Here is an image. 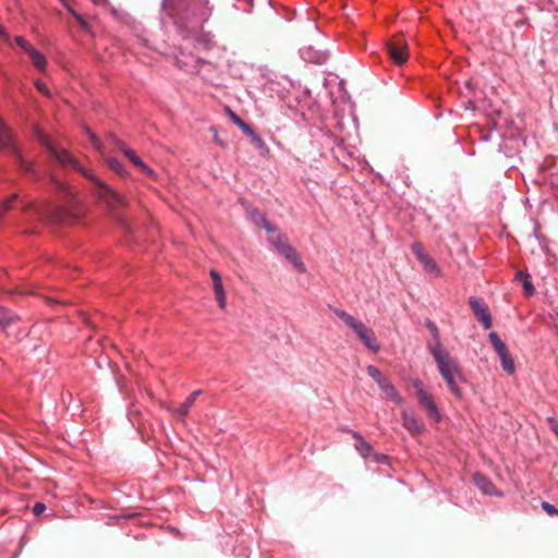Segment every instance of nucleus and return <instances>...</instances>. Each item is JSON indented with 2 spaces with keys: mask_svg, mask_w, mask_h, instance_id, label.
Masks as SVG:
<instances>
[{
  "mask_svg": "<svg viewBox=\"0 0 558 558\" xmlns=\"http://www.w3.org/2000/svg\"><path fill=\"white\" fill-rule=\"evenodd\" d=\"M37 137L39 142L45 145L48 150L50 151L51 156L63 167H72L80 171L84 177L89 179L92 182L95 183V190L94 193L96 196L106 204L110 213L112 214L113 218L121 225H124V220L122 216L120 215V211L125 209L129 205L128 199L119 194L118 192L113 191L110 186L101 182L99 179H97L92 172L83 168L80 162L70 155L66 150H58L56 149L48 136L38 131Z\"/></svg>",
  "mask_w": 558,
  "mask_h": 558,
  "instance_id": "nucleus-1",
  "label": "nucleus"
},
{
  "mask_svg": "<svg viewBox=\"0 0 558 558\" xmlns=\"http://www.w3.org/2000/svg\"><path fill=\"white\" fill-rule=\"evenodd\" d=\"M333 313L356 335L362 343L372 352H377L380 348L375 332L367 328L362 322L355 319L352 315L340 308H332Z\"/></svg>",
  "mask_w": 558,
  "mask_h": 558,
  "instance_id": "nucleus-2",
  "label": "nucleus"
},
{
  "mask_svg": "<svg viewBox=\"0 0 558 558\" xmlns=\"http://www.w3.org/2000/svg\"><path fill=\"white\" fill-rule=\"evenodd\" d=\"M28 209H34L40 219L50 222H62L70 217V209L64 205H53L50 202L43 205L29 203L24 206V210Z\"/></svg>",
  "mask_w": 558,
  "mask_h": 558,
  "instance_id": "nucleus-3",
  "label": "nucleus"
},
{
  "mask_svg": "<svg viewBox=\"0 0 558 558\" xmlns=\"http://www.w3.org/2000/svg\"><path fill=\"white\" fill-rule=\"evenodd\" d=\"M430 353L437 363L438 371L442 378L449 376L461 377L460 367L449 352L439 348H430Z\"/></svg>",
  "mask_w": 558,
  "mask_h": 558,
  "instance_id": "nucleus-4",
  "label": "nucleus"
},
{
  "mask_svg": "<svg viewBox=\"0 0 558 558\" xmlns=\"http://www.w3.org/2000/svg\"><path fill=\"white\" fill-rule=\"evenodd\" d=\"M387 50H388L389 57L396 64L401 65L408 61V58H409L408 44H407V40H405L403 34L395 35L387 43Z\"/></svg>",
  "mask_w": 558,
  "mask_h": 558,
  "instance_id": "nucleus-5",
  "label": "nucleus"
},
{
  "mask_svg": "<svg viewBox=\"0 0 558 558\" xmlns=\"http://www.w3.org/2000/svg\"><path fill=\"white\" fill-rule=\"evenodd\" d=\"M411 248H412L413 254L420 260V263L422 264V266L426 272L433 274L436 277L441 276V271H440L438 265L425 252L424 246L421 243H418V242L413 243Z\"/></svg>",
  "mask_w": 558,
  "mask_h": 558,
  "instance_id": "nucleus-6",
  "label": "nucleus"
},
{
  "mask_svg": "<svg viewBox=\"0 0 558 558\" xmlns=\"http://www.w3.org/2000/svg\"><path fill=\"white\" fill-rule=\"evenodd\" d=\"M1 149H9L13 154H15L17 160L20 161L21 167L24 170H31V163L24 160L23 157L19 154L17 148L13 143L9 129L0 121V150Z\"/></svg>",
  "mask_w": 558,
  "mask_h": 558,
  "instance_id": "nucleus-7",
  "label": "nucleus"
},
{
  "mask_svg": "<svg viewBox=\"0 0 558 558\" xmlns=\"http://www.w3.org/2000/svg\"><path fill=\"white\" fill-rule=\"evenodd\" d=\"M469 305L472 308L474 316L483 327L485 329H489L492 327V315L485 302L475 296H471L469 299Z\"/></svg>",
  "mask_w": 558,
  "mask_h": 558,
  "instance_id": "nucleus-8",
  "label": "nucleus"
},
{
  "mask_svg": "<svg viewBox=\"0 0 558 558\" xmlns=\"http://www.w3.org/2000/svg\"><path fill=\"white\" fill-rule=\"evenodd\" d=\"M227 113L232 120V122L235 125H238L252 140V143L256 147L260 148L264 146V141L262 140V137L257 135L246 122H244L240 117H238L230 108H227Z\"/></svg>",
  "mask_w": 558,
  "mask_h": 558,
  "instance_id": "nucleus-9",
  "label": "nucleus"
},
{
  "mask_svg": "<svg viewBox=\"0 0 558 558\" xmlns=\"http://www.w3.org/2000/svg\"><path fill=\"white\" fill-rule=\"evenodd\" d=\"M417 401L418 404L425 409L426 414L429 418L434 421H439L440 414L438 412L437 405L433 399V397L426 390L417 391Z\"/></svg>",
  "mask_w": 558,
  "mask_h": 558,
  "instance_id": "nucleus-10",
  "label": "nucleus"
},
{
  "mask_svg": "<svg viewBox=\"0 0 558 558\" xmlns=\"http://www.w3.org/2000/svg\"><path fill=\"white\" fill-rule=\"evenodd\" d=\"M111 138L116 144L117 148L121 150L130 159V161L133 162L138 169H141L148 175L154 174L153 170L143 162V160L136 155L134 150L128 148L124 143H122L114 136H112Z\"/></svg>",
  "mask_w": 558,
  "mask_h": 558,
  "instance_id": "nucleus-11",
  "label": "nucleus"
},
{
  "mask_svg": "<svg viewBox=\"0 0 558 558\" xmlns=\"http://www.w3.org/2000/svg\"><path fill=\"white\" fill-rule=\"evenodd\" d=\"M280 254L293 265V267L300 272L304 274L306 271V267L302 262L296 250L290 244H282L280 246Z\"/></svg>",
  "mask_w": 558,
  "mask_h": 558,
  "instance_id": "nucleus-12",
  "label": "nucleus"
},
{
  "mask_svg": "<svg viewBox=\"0 0 558 558\" xmlns=\"http://www.w3.org/2000/svg\"><path fill=\"white\" fill-rule=\"evenodd\" d=\"M403 426L413 435H418L424 430V424L412 413L402 412Z\"/></svg>",
  "mask_w": 558,
  "mask_h": 558,
  "instance_id": "nucleus-13",
  "label": "nucleus"
},
{
  "mask_svg": "<svg viewBox=\"0 0 558 558\" xmlns=\"http://www.w3.org/2000/svg\"><path fill=\"white\" fill-rule=\"evenodd\" d=\"M202 393L201 390H195L194 392H192L186 399L184 402H182L179 407L177 408H173V409H169V411L178 416V417H184L190 409L192 408V405L194 404L196 398Z\"/></svg>",
  "mask_w": 558,
  "mask_h": 558,
  "instance_id": "nucleus-14",
  "label": "nucleus"
},
{
  "mask_svg": "<svg viewBox=\"0 0 558 558\" xmlns=\"http://www.w3.org/2000/svg\"><path fill=\"white\" fill-rule=\"evenodd\" d=\"M379 388L381 389L384 393V398L391 400L396 404H401L403 399L395 388V386L391 384V381L386 378L383 383H380Z\"/></svg>",
  "mask_w": 558,
  "mask_h": 558,
  "instance_id": "nucleus-15",
  "label": "nucleus"
},
{
  "mask_svg": "<svg viewBox=\"0 0 558 558\" xmlns=\"http://www.w3.org/2000/svg\"><path fill=\"white\" fill-rule=\"evenodd\" d=\"M473 480H474L476 487L478 489H481L485 495H496L497 494L495 485L486 476L476 473V474H474Z\"/></svg>",
  "mask_w": 558,
  "mask_h": 558,
  "instance_id": "nucleus-16",
  "label": "nucleus"
},
{
  "mask_svg": "<svg viewBox=\"0 0 558 558\" xmlns=\"http://www.w3.org/2000/svg\"><path fill=\"white\" fill-rule=\"evenodd\" d=\"M515 280L520 281L523 287V292L526 296H532L535 293L534 286L531 281V277L527 272L523 270H518L515 272Z\"/></svg>",
  "mask_w": 558,
  "mask_h": 558,
  "instance_id": "nucleus-17",
  "label": "nucleus"
},
{
  "mask_svg": "<svg viewBox=\"0 0 558 558\" xmlns=\"http://www.w3.org/2000/svg\"><path fill=\"white\" fill-rule=\"evenodd\" d=\"M352 436L356 439V450L361 453L363 458H367L369 453L372 452V447L368 442L365 441V439L357 433L352 430Z\"/></svg>",
  "mask_w": 558,
  "mask_h": 558,
  "instance_id": "nucleus-18",
  "label": "nucleus"
},
{
  "mask_svg": "<svg viewBox=\"0 0 558 558\" xmlns=\"http://www.w3.org/2000/svg\"><path fill=\"white\" fill-rule=\"evenodd\" d=\"M33 65L38 69L39 71H44L47 64L46 58L36 50L34 47L27 51Z\"/></svg>",
  "mask_w": 558,
  "mask_h": 558,
  "instance_id": "nucleus-19",
  "label": "nucleus"
},
{
  "mask_svg": "<svg viewBox=\"0 0 558 558\" xmlns=\"http://www.w3.org/2000/svg\"><path fill=\"white\" fill-rule=\"evenodd\" d=\"M488 338L498 355H505V353L509 351L505 342L498 337L496 332L492 331L488 335Z\"/></svg>",
  "mask_w": 558,
  "mask_h": 558,
  "instance_id": "nucleus-20",
  "label": "nucleus"
},
{
  "mask_svg": "<svg viewBox=\"0 0 558 558\" xmlns=\"http://www.w3.org/2000/svg\"><path fill=\"white\" fill-rule=\"evenodd\" d=\"M498 356L500 357L502 369L510 375L513 374L515 371V365L509 351L506 352L505 355Z\"/></svg>",
  "mask_w": 558,
  "mask_h": 558,
  "instance_id": "nucleus-21",
  "label": "nucleus"
},
{
  "mask_svg": "<svg viewBox=\"0 0 558 558\" xmlns=\"http://www.w3.org/2000/svg\"><path fill=\"white\" fill-rule=\"evenodd\" d=\"M461 377H458V376H449V377H445L444 379L446 380L447 383V386L448 388L450 389V391L459 399L462 398V391L461 389L458 387V383H457V379H461Z\"/></svg>",
  "mask_w": 558,
  "mask_h": 558,
  "instance_id": "nucleus-22",
  "label": "nucleus"
},
{
  "mask_svg": "<svg viewBox=\"0 0 558 558\" xmlns=\"http://www.w3.org/2000/svg\"><path fill=\"white\" fill-rule=\"evenodd\" d=\"M426 327L428 328V330L430 331L434 340H435V344L433 345V348H439V349H442L441 347V342H440V339H439V331H438V328L436 327V325L430 322V320H427L426 322ZM432 348V345L429 347V349Z\"/></svg>",
  "mask_w": 558,
  "mask_h": 558,
  "instance_id": "nucleus-23",
  "label": "nucleus"
},
{
  "mask_svg": "<svg viewBox=\"0 0 558 558\" xmlns=\"http://www.w3.org/2000/svg\"><path fill=\"white\" fill-rule=\"evenodd\" d=\"M209 275H210V278L213 279L214 292L217 293V292L223 291L225 288H223L219 272L216 271L215 269H211Z\"/></svg>",
  "mask_w": 558,
  "mask_h": 558,
  "instance_id": "nucleus-24",
  "label": "nucleus"
},
{
  "mask_svg": "<svg viewBox=\"0 0 558 558\" xmlns=\"http://www.w3.org/2000/svg\"><path fill=\"white\" fill-rule=\"evenodd\" d=\"M366 371L367 374L377 383V385L387 378L377 367L373 365L367 366Z\"/></svg>",
  "mask_w": 558,
  "mask_h": 558,
  "instance_id": "nucleus-25",
  "label": "nucleus"
},
{
  "mask_svg": "<svg viewBox=\"0 0 558 558\" xmlns=\"http://www.w3.org/2000/svg\"><path fill=\"white\" fill-rule=\"evenodd\" d=\"M107 163L119 175H124L125 171L123 169V166L117 158H108Z\"/></svg>",
  "mask_w": 558,
  "mask_h": 558,
  "instance_id": "nucleus-26",
  "label": "nucleus"
},
{
  "mask_svg": "<svg viewBox=\"0 0 558 558\" xmlns=\"http://www.w3.org/2000/svg\"><path fill=\"white\" fill-rule=\"evenodd\" d=\"M269 241L270 243L277 248V251L280 253V246L282 244H289L288 240L286 236L281 235V234H278L276 236H270L269 238Z\"/></svg>",
  "mask_w": 558,
  "mask_h": 558,
  "instance_id": "nucleus-27",
  "label": "nucleus"
},
{
  "mask_svg": "<svg viewBox=\"0 0 558 558\" xmlns=\"http://www.w3.org/2000/svg\"><path fill=\"white\" fill-rule=\"evenodd\" d=\"M16 319H17V317H15V316L2 314V315H0V327L4 330L8 326L13 324Z\"/></svg>",
  "mask_w": 558,
  "mask_h": 558,
  "instance_id": "nucleus-28",
  "label": "nucleus"
},
{
  "mask_svg": "<svg viewBox=\"0 0 558 558\" xmlns=\"http://www.w3.org/2000/svg\"><path fill=\"white\" fill-rule=\"evenodd\" d=\"M542 508L548 515H558V509L547 501L542 502Z\"/></svg>",
  "mask_w": 558,
  "mask_h": 558,
  "instance_id": "nucleus-29",
  "label": "nucleus"
},
{
  "mask_svg": "<svg viewBox=\"0 0 558 558\" xmlns=\"http://www.w3.org/2000/svg\"><path fill=\"white\" fill-rule=\"evenodd\" d=\"M15 43L17 46H20L25 52H27L29 49L33 48V46L26 41V39L22 36H16L15 37Z\"/></svg>",
  "mask_w": 558,
  "mask_h": 558,
  "instance_id": "nucleus-30",
  "label": "nucleus"
},
{
  "mask_svg": "<svg viewBox=\"0 0 558 558\" xmlns=\"http://www.w3.org/2000/svg\"><path fill=\"white\" fill-rule=\"evenodd\" d=\"M87 133H88V136H89V140H90V142H92L93 146H94L97 150L101 151V149H102V144H101L100 140H99V138H98V137H97V136H96L92 131L87 130Z\"/></svg>",
  "mask_w": 558,
  "mask_h": 558,
  "instance_id": "nucleus-31",
  "label": "nucleus"
},
{
  "mask_svg": "<svg viewBox=\"0 0 558 558\" xmlns=\"http://www.w3.org/2000/svg\"><path fill=\"white\" fill-rule=\"evenodd\" d=\"M215 295H216V300L218 302L219 307L225 310L226 308V304H227L225 290L215 293Z\"/></svg>",
  "mask_w": 558,
  "mask_h": 558,
  "instance_id": "nucleus-32",
  "label": "nucleus"
},
{
  "mask_svg": "<svg viewBox=\"0 0 558 558\" xmlns=\"http://www.w3.org/2000/svg\"><path fill=\"white\" fill-rule=\"evenodd\" d=\"M259 218H260V221H262V227L267 231V232H275L276 231V228L275 226H272L266 218L265 216L263 215H259Z\"/></svg>",
  "mask_w": 558,
  "mask_h": 558,
  "instance_id": "nucleus-33",
  "label": "nucleus"
},
{
  "mask_svg": "<svg viewBox=\"0 0 558 558\" xmlns=\"http://www.w3.org/2000/svg\"><path fill=\"white\" fill-rule=\"evenodd\" d=\"M46 510V505L41 502L35 504L33 512L36 517L40 515Z\"/></svg>",
  "mask_w": 558,
  "mask_h": 558,
  "instance_id": "nucleus-34",
  "label": "nucleus"
},
{
  "mask_svg": "<svg viewBox=\"0 0 558 558\" xmlns=\"http://www.w3.org/2000/svg\"><path fill=\"white\" fill-rule=\"evenodd\" d=\"M259 215H262V214L258 213L257 210H253L252 211V217H253V219H254V221H255V223L257 226H262V221H260Z\"/></svg>",
  "mask_w": 558,
  "mask_h": 558,
  "instance_id": "nucleus-35",
  "label": "nucleus"
},
{
  "mask_svg": "<svg viewBox=\"0 0 558 558\" xmlns=\"http://www.w3.org/2000/svg\"><path fill=\"white\" fill-rule=\"evenodd\" d=\"M36 86L40 93H43L47 96L49 95L47 87L43 83H37Z\"/></svg>",
  "mask_w": 558,
  "mask_h": 558,
  "instance_id": "nucleus-36",
  "label": "nucleus"
},
{
  "mask_svg": "<svg viewBox=\"0 0 558 558\" xmlns=\"http://www.w3.org/2000/svg\"><path fill=\"white\" fill-rule=\"evenodd\" d=\"M413 386H414V388L416 389V392H417V391H420V390H425V389L423 388V384H422V381H420V380H415V381L413 383Z\"/></svg>",
  "mask_w": 558,
  "mask_h": 558,
  "instance_id": "nucleus-37",
  "label": "nucleus"
},
{
  "mask_svg": "<svg viewBox=\"0 0 558 558\" xmlns=\"http://www.w3.org/2000/svg\"><path fill=\"white\" fill-rule=\"evenodd\" d=\"M56 184L58 185V189H60V190H62V191H64V192H65L66 187H65V185H64L63 183H61V182H56Z\"/></svg>",
  "mask_w": 558,
  "mask_h": 558,
  "instance_id": "nucleus-38",
  "label": "nucleus"
},
{
  "mask_svg": "<svg viewBox=\"0 0 558 558\" xmlns=\"http://www.w3.org/2000/svg\"><path fill=\"white\" fill-rule=\"evenodd\" d=\"M0 37L5 39L7 38V34L4 32V29L0 26Z\"/></svg>",
  "mask_w": 558,
  "mask_h": 558,
  "instance_id": "nucleus-39",
  "label": "nucleus"
},
{
  "mask_svg": "<svg viewBox=\"0 0 558 558\" xmlns=\"http://www.w3.org/2000/svg\"><path fill=\"white\" fill-rule=\"evenodd\" d=\"M553 430L558 435V425H553Z\"/></svg>",
  "mask_w": 558,
  "mask_h": 558,
  "instance_id": "nucleus-40",
  "label": "nucleus"
},
{
  "mask_svg": "<svg viewBox=\"0 0 558 558\" xmlns=\"http://www.w3.org/2000/svg\"><path fill=\"white\" fill-rule=\"evenodd\" d=\"M216 141L219 143V145H223L222 142H220V138L216 137Z\"/></svg>",
  "mask_w": 558,
  "mask_h": 558,
  "instance_id": "nucleus-41",
  "label": "nucleus"
},
{
  "mask_svg": "<svg viewBox=\"0 0 558 558\" xmlns=\"http://www.w3.org/2000/svg\"><path fill=\"white\" fill-rule=\"evenodd\" d=\"M216 141L219 143V145H223L222 142H220V138L216 137Z\"/></svg>",
  "mask_w": 558,
  "mask_h": 558,
  "instance_id": "nucleus-42",
  "label": "nucleus"
},
{
  "mask_svg": "<svg viewBox=\"0 0 558 558\" xmlns=\"http://www.w3.org/2000/svg\"><path fill=\"white\" fill-rule=\"evenodd\" d=\"M94 2H98V0H93Z\"/></svg>",
  "mask_w": 558,
  "mask_h": 558,
  "instance_id": "nucleus-43",
  "label": "nucleus"
}]
</instances>
